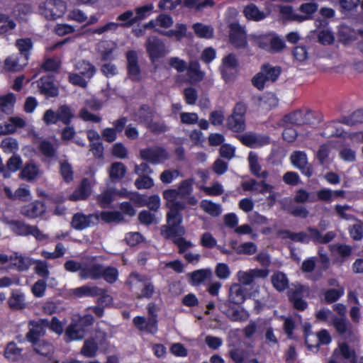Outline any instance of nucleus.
Wrapping results in <instances>:
<instances>
[{"instance_id": "49530a36", "label": "nucleus", "mask_w": 363, "mask_h": 363, "mask_svg": "<svg viewBox=\"0 0 363 363\" xmlns=\"http://www.w3.org/2000/svg\"><path fill=\"white\" fill-rule=\"evenodd\" d=\"M195 33L200 38H211L213 37V29L210 26H206L200 23L193 25Z\"/></svg>"}, {"instance_id": "de8ad7c7", "label": "nucleus", "mask_w": 363, "mask_h": 363, "mask_svg": "<svg viewBox=\"0 0 363 363\" xmlns=\"http://www.w3.org/2000/svg\"><path fill=\"white\" fill-rule=\"evenodd\" d=\"M345 293L344 287L328 289L324 292V299L327 303L337 301Z\"/></svg>"}, {"instance_id": "2f4dec72", "label": "nucleus", "mask_w": 363, "mask_h": 363, "mask_svg": "<svg viewBox=\"0 0 363 363\" xmlns=\"http://www.w3.org/2000/svg\"><path fill=\"white\" fill-rule=\"evenodd\" d=\"M338 354H341L343 358L348 359L353 363L356 359L354 351L352 350L346 343L340 344L338 348L335 350L332 356L335 357Z\"/></svg>"}, {"instance_id": "1a4fd4ad", "label": "nucleus", "mask_w": 363, "mask_h": 363, "mask_svg": "<svg viewBox=\"0 0 363 363\" xmlns=\"http://www.w3.org/2000/svg\"><path fill=\"white\" fill-rule=\"evenodd\" d=\"M308 293L309 290L307 287L297 285L288 291V296L295 308L303 311L307 307V303L303 300V297L305 294H308Z\"/></svg>"}, {"instance_id": "f704fd0d", "label": "nucleus", "mask_w": 363, "mask_h": 363, "mask_svg": "<svg viewBox=\"0 0 363 363\" xmlns=\"http://www.w3.org/2000/svg\"><path fill=\"white\" fill-rule=\"evenodd\" d=\"M30 325L33 326L29 332L26 334V339L33 344L38 342L40 337L43 336L45 333V330L41 326V324H36L31 322Z\"/></svg>"}, {"instance_id": "4468645a", "label": "nucleus", "mask_w": 363, "mask_h": 363, "mask_svg": "<svg viewBox=\"0 0 363 363\" xmlns=\"http://www.w3.org/2000/svg\"><path fill=\"white\" fill-rule=\"evenodd\" d=\"M94 180L91 181L87 178H84L79 186L69 195V200L78 201L86 199L91 194V186L94 185Z\"/></svg>"}, {"instance_id": "5fc2aeb1", "label": "nucleus", "mask_w": 363, "mask_h": 363, "mask_svg": "<svg viewBox=\"0 0 363 363\" xmlns=\"http://www.w3.org/2000/svg\"><path fill=\"white\" fill-rule=\"evenodd\" d=\"M118 276V272L116 268L113 267H107L104 268L102 267L101 277H103L108 283H114L117 280Z\"/></svg>"}, {"instance_id": "37998d69", "label": "nucleus", "mask_w": 363, "mask_h": 363, "mask_svg": "<svg viewBox=\"0 0 363 363\" xmlns=\"http://www.w3.org/2000/svg\"><path fill=\"white\" fill-rule=\"evenodd\" d=\"M98 351V343L94 339H88L84 341V345L81 349V353L86 357H93L96 356Z\"/></svg>"}, {"instance_id": "72a5a7b5", "label": "nucleus", "mask_w": 363, "mask_h": 363, "mask_svg": "<svg viewBox=\"0 0 363 363\" xmlns=\"http://www.w3.org/2000/svg\"><path fill=\"white\" fill-rule=\"evenodd\" d=\"M11 264L15 266L18 271L23 272L29 269L33 264V260L28 257H23L16 255L14 257H11L9 259Z\"/></svg>"}, {"instance_id": "bb28decb", "label": "nucleus", "mask_w": 363, "mask_h": 363, "mask_svg": "<svg viewBox=\"0 0 363 363\" xmlns=\"http://www.w3.org/2000/svg\"><path fill=\"white\" fill-rule=\"evenodd\" d=\"M33 350L37 354L47 357L50 360H51L54 353V347L49 342L39 341L33 343Z\"/></svg>"}, {"instance_id": "9b49d317", "label": "nucleus", "mask_w": 363, "mask_h": 363, "mask_svg": "<svg viewBox=\"0 0 363 363\" xmlns=\"http://www.w3.org/2000/svg\"><path fill=\"white\" fill-rule=\"evenodd\" d=\"M127 69L129 77L135 82L141 79V70L138 64V57L137 52L134 50H130L126 53Z\"/></svg>"}, {"instance_id": "c756f323", "label": "nucleus", "mask_w": 363, "mask_h": 363, "mask_svg": "<svg viewBox=\"0 0 363 363\" xmlns=\"http://www.w3.org/2000/svg\"><path fill=\"white\" fill-rule=\"evenodd\" d=\"M227 125L234 132H242L245 129V118L230 115L228 118Z\"/></svg>"}, {"instance_id": "a211bd4d", "label": "nucleus", "mask_w": 363, "mask_h": 363, "mask_svg": "<svg viewBox=\"0 0 363 363\" xmlns=\"http://www.w3.org/2000/svg\"><path fill=\"white\" fill-rule=\"evenodd\" d=\"M333 326L339 335L345 339L352 337L354 334L353 328L347 318H335Z\"/></svg>"}, {"instance_id": "c9c22d12", "label": "nucleus", "mask_w": 363, "mask_h": 363, "mask_svg": "<svg viewBox=\"0 0 363 363\" xmlns=\"http://www.w3.org/2000/svg\"><path fill=\"white\" fill-rule=\"evenodd\" d=\"M272 282L276 289L282 291L289 286V280L285 274L281 272L274 273L272 277Z\"/></svg>"}, {"instance_id": "0e129e2a", "label": "nucleus", "mask_w": 363, "mask_h": 363, "mask_svg": "<svg viewBox=\"0 0 363 363\" xmlns=\"http://www.w3.org/2000/svg\"><path fill=\"white\" fill-rule=\"evenodd\" d=\"M349 232L353 240H360L363 238V223L358 220L349 228Z\"/></svg>"}, {"instance_id": "4d7b16f0", "label": "nucleus", "mask_w": 363, "mask_h": 363, "mask_svg": "<svg viewBox=\"0 0 363 363\" xmlns=\"http://www.w3.org/2000/svg\"><path fill=\"white\" fill-rule=\"evenodd\" d=\"M117 19L122 21L121 23L118 24V26L121 27H130L133 24L136 23L135 21L133 11L130 10L126 11L119 15Z\"/></svg>"}, {"instance_id": "bf43d9fd", "label": "nucleus", "mask_w": 363, "mask_h": 363, "mask_svg": "<svg viewBox=\"0 0 363 363\" xmlns=\"http://www.w3.org/2000/svg\"><path fill=\"white\" fill-rule=\"evenodd\" d=\"M187 72L189 77L194 81H200L203 77V73L199 70V65L196 62L190 63Z\"/></svg>"}, {"instance_id": "f257e3e1", "label": "nucleus", "mask_w": 363, "mask_h": 363, "mask_svg": "<svg viewBox=\"0 0 363 363\" xmlns=\"http://www.w3.org/2000/svg\"><path fill=\"white\" fill-rule=\"evenodd\" d=\"M163 197L167 201L166 206L169 211L167 213V225L162 226V235L166 238H169L173 235H184L185 229L181 225L183 217L180 211L186 208V203L177 199L179 195L177 189L164 191Z\"/></svg>"}, {"instance_id": "c85d7f7f", "label": "nucleus", "mask_w": 363, "mask_h": 363, "mask_svg": "<svg viewBox=\"0 0 363 363\" xmlns=\"http://www.w3.org/2000/svg\"><path fill=\"white\" fill-rule=\"evenodd\" d=\"M27 64L24 62V58L20 57L11 56L5 60L4 65L6 68L9 71L18 72L23 69Z\"/></svg>"}, {"instance_id": "3c124183", "label": "nucleus", "mask_w": 363, "mask_h": 363, "mask_svg": "<svg viewBox=\"0 0 363 363\" xmlns=\"http://www.w3.org/2000/svg\"><path fill=\"white\" fill-rule=\"evenodd\" d=\"M193 179H187L181 182L178 189H177L180 198L185 199L186 196L191 195L193 191Z\"/></svg>"}, {"instance_id": "ddd939ff", "label": "nucleus", "mask_w": 363, "mask_h": 363, "mask_svg": "<svg viewBox=\"0 0 363 363\" xmlns=\"http://www.w3.org/2000/svg\"><path fill=\"white\" fill-rule=\"evenodd\" d=\"M291 163L307 177L312 174V167L308 164L306 154L302 151H295L291 155Z\"/></svg>"}, {"instance_id": "e2e57ef3", "label": "nucleus", "mask_w": 363, "mask_h": 363, "mask_svg": "<svg viewBox=\"0 0 363 363\" xmlns=\"http://www.w3.org/2000/svg\"><path fill=\"white\" fill-rule=\"evenodd\" d=\"M238 254L251 255L257 252V246L252 242H244L235 248Z\"/></svg>"}, {"instance_id": "79ce46f5", "label": "nucleus", "mask_w": 363, "mask_h": 363, "mask_svg": "<svg viewBox=\"0 0 363 363\" xmlns=\"http://www.w3.org/2000/svg\"><path fill=\"white\" fill-rule=\"evenodd\" d=\"M240 142L248 147H255L262 145L261 139L252 133H247L238 136Z\"/></svg>"}, {"instance_id": "cd10ccee", "label": "nucleus", "mask_w": 363, "mask_h": 363, "mask_svg": "<svg viewBox=\"0 0 363 363\" xmlns=\"http://www.w3.org/2000/svg\"><path fill=\"white\" fill-rule=\"evenodd\" d=\"M16 46L18 48L20 56L24 58V62L28 59L30 51L33 47L32 42L30 38L18 39L16 41Z\"/></svg>"}, {"instance_id": "5701e85b", "label": "nucleus", "mask_w": 363, "mask_h": 363, "mask_svg": "<svg viewBox=\"0 0 363 363\" xmlns=\"http://www.w3.org/2000/svg\"><path fill=\"white\" fill-rule=\"evenodd\" d=\"M8 304L10 308L13 311L23 310L26 306L24 295L18 291H12L11 296L8 299Z\"/></svg>"}, {"instance_id": "7ed1b4c3", "label": "nucleus", "mask_w": 363, "mask_h": 363, "mask_svg": "<svg viewBox=\"0 0 363 363\" xmlns=\"http://www.w3.org/2000/svg\"><path fill=\"white\" fill-rule=\"evenodd\" d=\"M6 223L10 226L11 230L18 235H33L39 241L45 240L48 238L37 226L28 225L23 221L11 220H8Z\"/></svg>"}, {"instance_id": "423d86ee", "label": "nucleus", "mask_w": 363, "mask_h": 363, "mask_svg": "<svg viewBox=\"0 0 363 363\" xmlns=\"http://www.w3.org/2000/svg\"><path fill=\"white\" fill-rule=\"evenodd\" d=\"M318 4L314 2L306 3L301 5L299 10L303 14L294 11L290 6H285L282 9V13L288 15L291 20L302 22L311 18L318 9Z\"/></svg>"}, {"instance_id": "20e7f679", "label": "nucleus", "mask_w": 363, "mask_h": 363, "mask_svg": "<svg viewBox=\"0 0 363 363\" xmlns=\"http://www.w3.org/2000/svg\"><path fill=\"white\" fill-rule=\"evenodd\" d=\"M40 13L48 20L62 17L66 11V4L61 0H46L39 6Z\"/></svg>"}, {"instance_id": "4c0bfd02", "label": "nucleus", "mask_w": 363, "mask_h": 363, "mask_svg": "<svg viewBox=\"0 0 363 363\" xmlns=\"http://www.w3.org/2000/svg\"><path fill=\"white\" fill-rule=\"evenodd\" d=\"M79 74L90 79L94 74L96 69L94 66L85 60L79 61L75 65Z\"/></svg>"}, {"instance_id": "13d9d810", "label": "nucleus", "mask_w": 363, "mask_h": 363, "mask_svg": "<svg viewBox=\"0 0 363 363\" xmlns=\"http://www.w3.org/2000/svg\"><path fill=\"white\" fill-rule=\"evenodd\" d=\"M269 43V52L275 53L281 52L286 47L284 41L278 36H271Z\"/></svg>"}, {"instance_id": "f3484780", "label": "nucleus", "mask_w": 363, "mask_h": 363, "mask_svg": "<svg viewBox=\"0 0 363 363\" xmlns=\"http://www.w3.org/2000/svg\"><path fill=\"white\" fill-rule=\"evenodd\" d=\"M21 214L28 218H35L45 212V207L40 201H35L23 206L21 208Z\"/></svg>"}, {"instance_id": "e433bc0d", "label": "nucleus", "mask_w": 363, "mask_h": 363, "mask_svg": "<svg viewBox=\"0 0 363 363\" xmlns=\"http://www.w3.org/2000/svg\"><path fill=\"white\" fill-rule=\"evenodd\" d=\"M101 293V289L96 286H82L81 287L77 288L74 291V294L77 296H91L96 297L98 296L99 294Z\"/></svg>"}, {"instance_id": "0eeeda50", "label": "nucleus", "mask_w": 363, "mask_h": 363, "mask_svg": "<svg viewBox=\"0 0 363 363\" xmlns=\"http://www.w3.org/2000/svg\"><path fill=\"white\" fill-rule=\"evenodd\" d=\"M140 157L152 164H159L168 160L169 157L167 150L159 146L143 149L140 151Z\"/></svg>"}, {"instance_id": "a878e982", "label": "nucleus", "mask_w": 363, "mask_h": 363, "mask_svg": "<svg viewBox=\"0 0 363 363\" xmlns=\"http://www.w3.org/2000/svg\"><path fill=\"white\" fill-rule=\"evenodd\" d=\"M245 16L250 20L255 21H261L267 17V14L261 11L256 5L250 4L243 10Z\"/></svg>"}, {"instance_id": "a19ab883", "label": "nucleus", "mask_w": 363, "mask_h": 363, "mask_svg": "<svg viewBox=\"0 0 363 363\" xmlns=\"http://www.w3.org/2000/svg\"><path fill=\"white\" fill-rule=\"evenodd\" d=\"M126 172L125 165L121 162H113L109 170L110 178L112 181L121 179Z\"/></svg>"}, {"instance_id": "6e6552de", "label": "nucleus", "mask_w": 363, "mask_h": 363, "mask_svg": "<svg viewBox=\"0 0 363 363\" xmlns=\"http://www.w3.org/2000/svg\"><path fill=\"white\" fill-rule=\"evenodd\" d=\"M145 46L152 61L164 57L167 53L164 43L156 36L148 37Z\"/></svg>"}, {"instance_id": "6e6d98bb", "label": "nucleus", "mask_w": 363, "mask_h": 363, "mask_svg": "<svg viewBox=\"0 0 363 363\" xmlns=\"http://www.w3.org/2000/svg\"><path fill=\"white\" fill-rule=\"evenodd\" d=\"M106 223L120 222L123 219L122 213L119 211H103L99 216Z\"/></svg>"}, {"instance_id": "052dcab7", "label": "nucleus", "mask_w": 363, "mask_h": 363, "mask_svg": "<svg viewBox=\"0 0 363 363\" xmlns=\"http://www.w3.org/2000/svg\"><path fill=\"white\" fill-rule=\"evenodd\" d=\"M33 264H35L34 270L35 273L43 279H47L49 277L50 272L48 270V263L42 260H33Z\"/></svg>"}, {"instance_id": "4be33fe9", "label": "nucleus", "mask_w": 363, "mask_h": 363, "mask_svg": "<svg viewBox=\"0 0 363 363\" xmlns=\"http://www.w3.org/2000/svg\"><path fill=\"white\" fill-rule=\"evenodd\" d=\"M248 162L251 172L259 178L266 179L269 173L267 171H263L261 172V166L258 162L257 155L253 152H250L248 156Z\"/></svg>"}, {"instance_id": "774afa93", "label": "nucleus", "mask_w": 363, "mask_h": 363, "mask_svg": "<svg viewBox=\"0 0 363 363\" xmlns=\"http://www.w3.org/2000/svg\"><path fill=\"white\" fill-rule=\"evenodd\" d=\"M113 200V193L106 190L97 196V201L102 208L108 207Z\"/></svg>"}, {"instance_id": "f03ea898", "label": "nucleus", "mask_w": 363, "mask_h": 363, "mask_svg": "<svg viewBox=\"0 0 363 363\" xmlns=\"http://www.w3.org/2000/svg\"><path fill=\"white\" fill-rule=\"evenodd\" d=\"M159 307L154 303L147 305L148 318L137 316L133 318L135 326L140 331L154 334L157 330V312Z\"/></svg>"}, {"instance_id": "2eb2a0df", "label": "nucleus", "mask_w": 363, "mask_h": 363, "mask_svg": "<svg viewBox=\"0 0 363 363\" xmlns=\"http://www.w3.org/2000/svg\"><path fill=\"white\" fill-rule=\"evenodd\" d=\"M92 219L97 222L99 220V215L90 214L86 216L81 213H77L73 216L71 225L74 229L82 230L88 228L91 223H94Z\"/></svg>"}, {"instance_id": "39448f33", "label": "nucleus", "mask_w": 363, "mask_h": 363, "mask_svg": "<svg viewBox=\"0 0 363 363\" xmlns=\"http://www.w3.org/2000/svg\"><path fill=\"white\" fill-rule=\"evenodd\" d=\"M282 121L284 126L311 125L315 121V114L310 110H297L285 116Z\"/></svg>"}, {"instance_id": "69168bd1", "label": "nucleus", "mask_w": 363, "mask_h": 363, "mask_svg": "<svg viewBox=\"0 0 363 363\" xmlns=\"http://www.w3.org/2000/svg\"><path fill=\"white\" fill-rule=\"evenodd\" d=\"M1 147L4 152H14L18 149L17 140L12 138H6L4 139L0 144Z\"/></svg>"}, {"instance_id": "473e14b6", "label": "nucleus", "mask_w": 363, "mask_h": 363, "mask_svg": "<svg viewBox=\"0 0 363 363\" xmlns=\"http://www.w3.org/2000/svg\"><path fill=\"white\" fill-rule=\"evenodd\" d=\"M16 102V96L10 93L0 97V108L2 112L11 114L13 112V107Z\"/></svg>"}, {"instance_id": "dca6fc26", "label": "nucleus", "mask_w": 363, "mask_h": 363, "mask_svg": "<svg viewBox=\"0 0 363 363\" xmlns=\"http://www.w3.org/2000/svg\"><path fill=\"white\" fill-rule=\"evenodd\" d=\"M220 309L232 321H245L249 317V314L244 309L239 310L233 308L228 303H224L221 304Z\"/></svg>"}, {"instance_id": "680f3d73", "label": "nucleus", "mask_w": 363, "mask_h": 363, "mask_svg": "<svg viewBox=\"0 0 363 363\" xmlns=\"http://www.w3.org/2000/svg\"><path fill=\"white\" fill-rule=\"evenodd\" d=\"M330 150V145L328 143L320 146L316 153V157L320 164H324L328 162Z\"/></svg>"}, {"instance_id": "7c9ffc66", "label": "nucleus", "mask_w": 363, "mask_h": 363, "mask_svg": "<svg viewBox=\"0 0 363 363\" xmlns=\"http://www.w3.org/2000/svg\"><path fill=\"white\" fill-rule=\"evenodd\" d=\"M267 82H274L277 80L281 73L279 67H273L269 64L264 65L261 68Z\"/></svg>"}, {"instance_id": "603ef678", "label": "nucleus", "mask_w": 363, "mask_h": 363, "mask_svg": "<svg viewBox=\"0 0 363 363\" xmlns=\"http://www.w3.org/2000/svg\"><path fill=\"white\" fill-rule=\"evenodd\" d=\"M15 27V22L9 16L0 13V35L13 30Z\"/></svg>"}, {"instance_id": "a18cd8bd", "label": "nucleus", "mask_w": 363, "mask_h": 363, "mask_svg": "<svg viewBox=\"0 0 363 363\" xmlns=\"http://www.w3.org/2000/svg\"><path fill=\"white\" fill-rule=\"evenodd\" d=\"M38 149L46 157L52 158L56 156L55 147L51 142L44 140L38 145Z\"/></svg>"}, {"instance_id": "b1692460", "label": "nucleus", "mask_w": 363, "mask_h": 363, "mask_svg": "<svg viewBox=\"0 0 363 363\" xmlns=\"http://www.w3.org/2000/svg\"><path fill=\"white\" fill-rule=\"evenodd\" d=\"M245 299V289L238 284H233L229 291V301L235 304H240Z\"/></svg>"}, {"instance_id": "c03bdc74", "label": "nucleus", "mask_w": 363, "mask_h": 363, "mask_svg": "<svg viewBox=\"0 0 363 363\" xmlns=\"http://www.w3.org/2000/svg\"><path fill=\"white\" fill-rule=\"evenodd\" d=\"M212 272L209 269H203L193 272L191 274V279L194 284H199L207 279L211 278Z\"/></svg>"}, {"instance_id": "aec40b11", "label": "nucleus", "mask_w": 363, "mask_h": 363, "mask_svg": "<svg viewBox=\"0 0 363 363\" xmlns=\"http://www.w3.org/2000/svg\"><path fill=\"white\" fill-rule=\"evenodd\" d=\"M65 336L67 338V341L81 340L85 336V329L75 321V319H72L65 330Z\"/></svg>"}, {"instance_id": "338daca9", "label": "nucleus", "mask_w": 363, "mask_h": 363, "mask_svg": "<svg viewBox=\"0 0 363 363\" xmlns=\"http://www.w3.org/2000/svg\"><path fill=\"white\" fill-rule=\"evenodd\" d=\"M22 164V160L21 157L16 155H13L11 158L9 159L6 163V167H5L6 170L9 172L11 174V172H16L18 170Z\"/></svg>"}, {"instance_id": "ea45409f", "label": "nucleus", "mask_w": 363, "mask_h": 363, "mask_svg": "<svg viewBox=\"0 0 363 363\" xmlns=\"http://www.w3.org/2000/svg\"><path fill=\"white\" fill-rule=\"evenodd\" d=\"M57 113L59 121H61L66 125H68L74 118V113L70 107L67 105H62L59 106L57 110Z\"/></svg>"}, {"instance_id": "864d4df0", "label": "nucleus", "mask_w": 363, "mask_h": 363, "mask_svg": "<svg viewBox=\"0 0 363 363\" xmlns=\"http://www.w3.org/2000/svg\"><path fill=\"white\" fill-rule=\"evenodd\" d=\"M21 349L16 346L13 342H9L5 350L4 355L6 358L15 361L21 357Z\"/></svg>"}, {"instance_id": "8fccbe9b", "label": "nucleus", "mask_w": 363, "mask_h": 363, "mask_svg": "<svg viewBox=\"0 0 363 363\" xmlns=\"http://www.w3.org/2000/svg\"><path fill=\"white\" fill-rule=\"evenodd\" d=\"M201 208L212 216H218L221 213L220 205L212 201L203 200L201 202Z\"/></svg>"}, {"instance_id": "393cba45", "label": "nucleus", "mask_w": 363, "mask_h": 363, "mask_svg": "<svg viewBox=\"0 0 363 363\" xmlns=\"http://www.w3.org/2000/svg\"><path fill=\"white\" fill-rule=\"evenodd\" d=\"M40 174H41V172L38 166L33 162H29L21 170L20 177L26 181L31 182L35 180Z\"/></svg>"}, {"instance_id": "9d476101", "label": "nucleus", "mask_w": 363, "mask_h": 363, "mask_svg": "<svg viewBox=\"0 0 363 363\" xmlns=\"http://www.w3.org/2000/svg\"><path fill=\"white\" fill-rule=\"evenodd\" d=\"M230 42L237 49L245 48L247 45L244 28L238 23L230 26Z\"/></svg>"}, {"instance_id": "412c9836", "label": "nucleus", "mask_w": 363, "mask_h": 363, "mask_svg": "<svg viewBox=\"0 0 363 363\" xmlns=\"http://www.w3.org/2000/svg\"><path fill=\"white\" fill-rule=\"evenodd\" d=\"M135 121L140 123L145 124V126L153 120L155 112L147 105L141 106L134 113Z\"/></svg>"}, {"instance_id": "09e8293b", "label": "nucleus", "mask_w": 363, "mask_h": 363, "mask_svg": "<svg viewBox=\"0 0 363 363\" xmlns=\"http://www.w3.org/2000/svg\"><path fill=\"white\" fill-rule=\"evenodd\" d=\"M223 67L222 68V74L225 80L229 79L227 77L228 69H235L238 66V61L233 54H230L223 59Z\"/></svg>"}, {"instance_id": "6ab92c4d", "label": "nucleus", "mask_w": 363, "mask_h": 363, "mask_svg": "<svg viewBox=\"0 0 363 363\" xmlns=\"http://www.w3.org/2000/svg\"><path fill=\"white\" fill-rule=\"evenodd\" d=\"M102 265L94 262L84 264L79 275L82 279L90 278L96 280L101 277Z\"/></svg>"}, {"instance_id": "f8f14e48", "label": "nucleus", "mask_w": 363, "mask_h": 363, "mask_svg": "<svg viewBox=\"0 0 363 363\" xmlns=\"http://www.w3.org/2000/svg\"><path fill=\"white\" fill-rule=\"evenodd\" d=\"M36 83L40 93L46 97H56L58 96V87L55 84L52 77H42Z\"/></svg>"}, {"instance_id": "58836bf2", "label": "nucleus", "mask_w": 363, "mask_h": 363, "mask_svg": "<svg viewBox=\"0 0 363 363\" xmlns=\"http://www.w3.org/2000/svg\"><path fill=\"white\" fill-rule=\"evenodd\" d=\"M60 173L67 183L71 182L74 179V171L72 165L67 160H60Z\"/></svg>"}]
</instances>
